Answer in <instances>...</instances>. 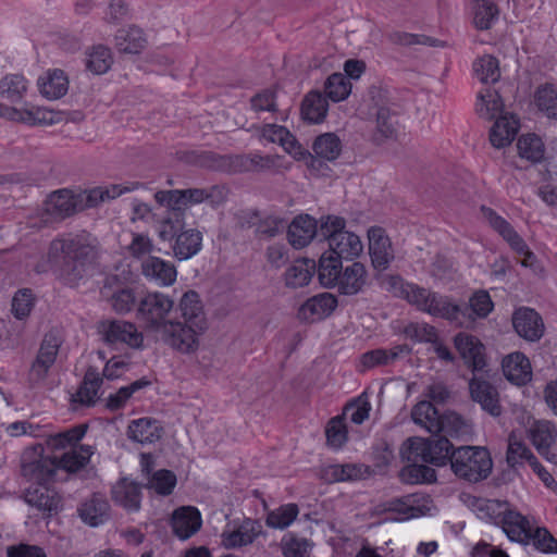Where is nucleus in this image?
Masks as SVG:
<instances>
[{
    "instance_id": "f257e3e1",
    "label": "nucleus",
    "mask_w": 557,
    "mask_h": 557,
    "mask_svg": "<svg viewBox=\"0 0 557 557\" xmlns=\"http://www.w3.org/2000/svg\"><path fill=\"white\" fill-rule=\"evenodd\" d=\"M49 257L58 264L60 280L70 287L90 276L99 257L98 242L88 233L53 239Z\"/></svg>"
},
{
    "instance_id": "f03ea898",
    "label": "nucleus",
    "mask_w": 557,
    "mask_h": 557,
    "mask_svg": "<svg viewBox=\"0 0 557 557\" xmlns=\"http://www.w3.org/2000/svg\"><path fill=\"white\" fill-rule=\"evenodd\" d=\"M450 469L457 478L476 483L492 473L493 460L483 446H460L451 453Z\"/></svg>"
},
{
    "instance_id": "7ed1b4c3",
    "label": "nucleus",
    "mask_w": 557,
    "mask_h": 557,
    "mask_svg": "<svg viewBox=\"0 0 557 557\" xmlns=\"http://www.w3.org/2000/svg\"><path fill=\"white\" fill-rule=\"evenodd\" d=\"M434 434L430 438H408L400 451L403 459L414 462L422 461L435 467L450 465V456L456 448L447 438L449 434Z\"/></svg>"
},
{
    "instance_id": "20e7f679",
    "label": "nucleus",
    "mask_w": 557,
    "mask_h": 557,
    "mask_svg": "<svg viewBox=\"0 0 557 557\" xmlns=\"http://www.w3.org/2000/svg\"><path fill=\"white\" fill-rule=\"evenodd\" d=\"M175 301L169 294L148 290L139 294L136 321L146 332H160L170 321Z\"/></svg>"
},
{
    "instance_id": "39448f33",
    "label": "nucleus",
    "mask_w": 557,
    "mask_h": 557,
    "mask_svg": "<svg viewBox=\"0 0 557 557\" xmlns=\"http://www.w3.org/2000/svg\"><path fill=\"white\" fill-rule=\"evenodd\" d=\"M479 510L484 515L481 518L493 519L496 524H502L508 539L521 544L530 543L531 525L528 519L520 512L506 508V504L498 500H482Z\"/></svg>"
},
{
    "instance_id": "423d86ee",
    "label": "nucleus",
    "mask_w": 557,
    "mask_h": 557,
    "mask_svg": "<svg viewBox=\"0 0 557 557\" xmlns=\"http://www.w3.org/2000/svg\"><path fill=\"white\" fill-rule=\"evenodd\" d=\"M411 419L433 435L445 433L451 437L458 436L463 425L460 416L455 413L442 416L429 400H421L413 406Z\"/></svg>"
},
{
    "instance_id": "0eeeda50",
    "label": "nucleus",
    "mask_w": 557,
    "mask_h": 557,
    "mask_svg": "<svg viewBox=\"0 0 557 557\" xmlns=\"http://www.w3.org/2000/svg\"><path fill=\"white\" fill-rule=\"evenodd\" d=\"M413 304L419 310L433 317L459 322L460 317H470L467 307L454 304L448 296L441 295L424 287L412 289Z\"/></svg>"
},
{
    "instance_id": "6e6552de",
    "label": "nucleus",
    "mask_w": 557,
    "mask_h": 557,
    "mask_svg": "<svg viewBox=\"0 0 557 557\" xmlns=\"http://www.w3.org/2000/svg\"><path fill=\"white\" fill-rule=\"evenodd\" d=\"M369 95L372 101L369 114L375 117L373 141L382 144L387 139L396 138L399 127L396 110L389 106L380 88L372 86Z\"/></svg>"
},
{
    "instance_id": "1a4fd4ad",
    "label": "nucleus",
    "mask_w": 557,
    "mask_h": 557,
    "mask_svg": "<svg viewBox=\"0 0 557 557\" xmlns=\"http://www.w3.org/2000/svg\"><path fill=\"white\" fill-rule=\"evenodd\" d=\"M61 344L62 339L55 331L45 334L27 374V382L30 387L39 385L47 379L57 360Z\"/></svg>"
},
{
    "instance_id": "9d476101",
    "label": "nucleus",
    "mask_w": 557,
    "mask_h": 557,
    "mask_svg": "<svg viewBox=\"0 0 557 557\" xmlns=\"http://www.w3.org/2000/svg\"><path fill=\"white\" fill-rule=\"evenodd\" d=\"M481 210L491 227L507 242L513 251L523 256L521 265L535 269L537 263L536 256L529 249L523 238L515 231L511 224L491 208L483 206Z\"/></svg>"
},
{
    "instance_id": "9b49d317",
    "label": "nucleus",
    "mask_w": 557,
    "mask_h": 557,
    "mask_svg": "<svg viewBox=\"0 0 557 557\" xmlns=\"http://www.w3.org/2000/svg\"><path fill=\"white\" fill-rule=\"evenodd\" d=\"M160 332L166 345L180 352L190 354L198 348V336L205 332V330H200L193 323H187L186 321L171 320Z\"/></svg>"
},
{
    "instance_id": "f8f14e48",
    "label": "nucleus",
    "mask_w": 557,
    "mask_h": 557,
    "mask_svg": "<svg viewBox=\"0 0 557 557\" xmlns=\"http://www.w3.org/2000/svg\"><path fill=\"white\" fill-rule=\"evenodd\" d=\"M101 333L107 344L115 346L125 344L132 348L143 346L144 336L133 322L124 320H108L101 323Z\"/></svg>"
},
{
    "instance_id": "ddd939ff",
    "label": "nucleus",
    "mask_w": 557,
    "mask_h": 557,
    "mask_svg": "<svg viewBox=\"0 0 557 557\" xmlns=\"http://www.w3.org/2000/svg\"><path fill=\"white\" fill-rule=\"evenodd\" d=\"M457 351L473 373H487L485 347L480 339L468 333H458L454 338Z\"/></svg>"
},
{
    "instance_id": "4468645a",
    "label": "nucleus",
    "mask_w": 557,
    "mask_h": 557,
    "mask_svg": "<svg viewBox=\"0 0 557 557\" xmlns=\"http://www.w3.org/2000/svg\"><path fill=\"white\" fill-rule=\"evenodd\" d=\"M484 374L473 373L472 379L469 380L470 397L485 412L492 417H498L502 414L499 395L496 387L484 377Z\"/></svg>"
},
{
    "instance_id": "2eb2a0df",
    "label": "nucleus",
    "mask_w": 557,
    "mask_h": 557,
    "mask_svg": "<svg viewBox=\"0 0 557 557\" xmlns=\"http://www.w3.org/2000/svg\"><path fill=\"white\" fill-rule=\"evenodd\" d=\"M261 533V522L246 518L233 530H224L222 532L221 544L227 549L239 548L252 544Z\"/></svg>"
},
{
    "instance_id": "dca6fc26",
    "label": "nucleus",
    "mask_w": 557,
    "mask_h": 557,
    "mask_svg": "<svg viewBox=\"0 0 557 557\" xmlns=\"http://www.w3.org/2000/svg\"><path fill=\"white\" fill-rule=\"evenodd\" d=\"M512 325L517 334L528 342H537L544 334L543 320L531 308L517 309L512 314Z\"/></svg>"
},
{
    "instance_id": "f3484780",
    "label": "nucleus",
    "mask_w": 557,
    "mask_h": 557,
    "mask_svg": "<svg viewBox=\"0 0 557 557\" xmlns=\"http://www.w3.org/2000/svg\"><path fill=\"white\" fill-rule=\"evenodd\" d=\"M429 503V497L409 494L388 500L385 511L397 513L395 520L404 521L425 515L430 510Z\"/></svg>"
},
{
    "instance_id": "a211bd4d",
    "label": "nucleus",
    "mask_w": 557,
    "mask_h": 557,
    "mask_svg": "<svg viewBox=\"0 0 557 557\" xmlns=\"http://www.w3.org/2000/svg\"><path fill=\"white\" fill-rule=\"evenodd\" d=\"M83 210V195H74L66 189L52 193L47 202V212L59 221Z\"/></svg>"
},
{
    "instance_id": "6ab92c4d",
    "label": "nucleus",
    "mask_w": 557,
    "mask_h": 557,
    "mask_svg": "<svg viewBox=\"0 0 557 557\" xmlns=\"http://www.w3.org/2000/svg\"><path fill=\"white\" fill-rule=\"evenodd\" d=\"M24 500L32 507L52 516L61 509V497L48 485L32 484L24 492Z\"/></svg>"
},
{
    "instance_id": "aec40b11",
    "label": "nucleus",
    "mask_w": 557,
    "mask_h": 557,
    "mask_svg": "<svg viewBox=\"0 0 557 557\" xmlns=\"http://www.w3.org/2000/svg\"><path fill=\"white\" fill-rule=\"evenodd\" d=\"M141 274L149 282L166 287L175 283L177 271L175 265L159 257L149 256L141 262Z\"/></svg>"
},
{
    "instance_id": "412c9836",
    "label": "nucleus",
    "mask_w": 557,
    "mask_h": 557,
    "mask_svg": "<svg viewBox=\"0 0 557 557\" xmlns=\"http://www.w3.org/2000/svg\"><path fill=\"white\" fill-rule=\"evenodd\" d=\"M368 238L369 253L373 267L377 270L387 269L391 261L394 259V253L391 240L385 234V231L380 226H372L368 231Z\"/></svg>"
},
{
    "instance_id": "4be33fe9",
    "label": "nucleus",
    "mask_w": 557,
    "mask_h": 557,
    "mask_svg": "<svg viewBox=\"0 0 557 557\" xmlns=\"http://www.w3.org/2000/svg\"><path fill=\"white\" fill-rule=\"evenodd\" d=\"M202 525L200 511L193 506H182L175 509L171 517V527L174 535L187 540L196 534Z\"/></svg>"
},
{
    "instance_id": "5701e85b",
    "label": "nucleus",
    "mask_w": 557,
    "mask_h": 557,
    "mask_svg": "<svg viewBox=\"0 0 557 557\" xmlns=\"http://www.w3.org/2000/svg\"><path fill=\"white\" fill-rule=\"evenodd\" d=\"M103 382L102 376L97 369L89 367L85 372L84 379L75 394L72 395L73 409L82 407H92L99 399V389Z\"/></svg>"
},
{
    "instance_id": "b1692460",
    "label": "nucleus",
    "mask_w": 557,
    "mask_h": 557,
    "mask_svg": "<svg viewBox=\"0 0 557 557\" xmlns=\"http://www.w3.org/2000/svg\"><path fill=\"white\" fill-rule=\"evenodd\" d=\"M337 306L336 298L329 293H322L309 298L298 310L302 321L314 322L330 315Z\"/></svg>"
},
{
    "instance_id": "393cba45",
    "label": "nucleus",
    "mask_w": 557,
    "mask_h": 557,
    "mask_svg": "<svg viewBox=\"0 0 557 557\" xmlns=\"http://www.w3.org/2000/svg\"><path fill=\"white\" fill-rule=\"evenodd\" d=\"M77 513L84 523L98 527L109 519L110 505L102 494L95 493L78 506Z\"/></svg>"
},
{
    "instance_id": "a878e982",
    "label": "nucleus",
    "mask_w": 557,
    "mask_h": 557,
    "mask_svg": "<svg viewBox=\"0 0 557 557\" xmlns=\"http://www.w3.org/2000/svg\"><path fill=\"white\" fill-rule=\"evenodd\" d=\"M58 471L55 458L40 457L30 462L24 461L22 465V474L33 484L48 485L54 481Z\"/></svg>"
},
{
    "instance_id": "bb28decb",
    "label": "nucleus",
    "mask_w": 557,
    "mask_h": 557,
    "mask_svg": "<svg viewBox=\"0 0 557 557\" xmlns=\"http://www.w3.org/2000/svg\"><path fill=\"white\" fill-rule=\"evenodd\" d=\"M114 503L127 511H138L141 503V486L126 478L119 480L111 491Z\"/></svg>"
},
{
    "instance_id": "cd10ccee",
    "label": "nucleus",
    "mask_w": 557,
    "mask_h": 557,
    "mask_svg": "<svg viewBox=\"0 0 557 557\" xmlns=\"http://www.w3.org/2000/svg\"><path fill=\"white\" fill-rule=\"evenodd\" d=\"M502 367L505 377L518 386L525 385L532 379L530 360L521 352L506 356Z\"/></svg>"
},
{
    "instance_id": "c85d7f7f",
    "label": "nucleus",
    "mask_w": 557,
    "mask_h": 557,
    "mask_svg": "<svg viewBox=\"0 0 557 557\" xmlns=\"http://www.w3.org/2000/svg\"><path fill=\"white\" fill-rule=\"evenodd\" d=\"M318 232V222L310 215H298L288 226V240L294 248L307 246Z\"/></svg>"
},
{
    "instance_id": "c756f323",
    "label": "nucleus",
    "mask_w": 557,
    "mask_h": 557,
    "mask_svg": "<svg viewBox=\"0 0 557 557\" xmlns=\"http://www.w3.org/2000/svg\"><path fill=\"white\" fill-rule=\"evenodd\" d=\"M178 310L187 323H193L200 330L207 329V320L200 297L195 290H187L178 302Z\"/></svg>"
},
{
    "instance_id": "7c9ffc66",
    "label": "nucleus",
    "mask_w": 557,
    "mask_h": 557,
    "mask_svg": "<svg viewBox=\"0 0 557 557\" xmlns=\"http://www.w3.org/2000/svg\"><path fill=\"white\" fill-rule=\"evenodd\" d=\"M410 352L411 348L405 344L394 346L391 349L377 348L364 352L361 356L360 362L364 370L375 367L389 366L400 357L410 355Z\"/></svg>"
},
{
    "instance_id": "2f4dec72",
    "label": "nucleus",
    "mask_w": 557,
    "mask_h": 557,
    "mask_svg": "<svg viewBox=\"0 0 557 557\" xmlns=\"http://www.w3.org/2000/svg\"><path fill=\"white\" fill-rule=\"evenodd\" d=\"M331 253L346 260H352L358 257L362 249V243L356 234L345 231L342 228V232L331 239L329 244Z\"/></svg>"
},
{
    "instance_id": "473e14b6",
    "label": "nucleus",
    "mask_w": 557,
    "mask_h": 557,
    "mask_svg": "<svg viewBox=\"0 0 557 557\" xmlns=\"http://www.w3.org/2000/svg\"><path fill=\"white\" fill-rule=\"evenodd\" d=\"M38 88L40 94L49 99L57 100L62 98L69 90V79L62 70L54 69L38 78Z\"/></svg>"
},
{
    "instance_id": "72a5a7b5",
    "label": "nucleus",
    "mask_w": 557,
    "mask_h": 557,
    "mask_svg": "<svg viewBox=\"0 0 557 557\" xmlns=\"http://www.w3.org/2000/svg\"><path fill=\"white\" fill-rule=\"evenodd\" d=\"M162 428L151 418L133 420L127 429V435L132 441L140 444L154 443L162 436Z\"/></svg>"
},
{
    "instance_id": "f704fd0d",
    "label": "nucleus",
    "mask_w": 557,
    "mask_h": 557,
    "mask_svg": "<svg viewBox=\"0 0 557 557\" xmlns=\"http://www.w3.org/2000/svg\"><path fill=\"white\" fill-rule=\"evenodd\" d=\"M367 281V271L362 263L354 262L344 269L337 282L338 292L343 295H356L362 290Z\"/></svg>"
},
{
    "instance_id": "c9c22d12",
    "label": "nucleus",
    "mask_w": 557,
    "mask_h": 557,
    "mask_svg": "<svg viewBox=\"0 0 557 557\" xmlns=\"http://www.w3.org/2000/svg\"><path fill=\"white\" fill-rule=\"evenodd\" d=\"M532 444L537 451L546 457L555 447L557 440L555 438V426L549 421H536L529 430Z\"/></svg>"
},
{
    "instance_id": "e433bc0d",
    "label": "nucleus",
    "mask_w": 557,
    "mask_h": 557,
    "mask_svg": "<svg viewBox=\"0 0 557 557\" xmlns=\"http://www.w3.org/2000/svg\"><path fill=\"white\" fill-rule=\"evenodd\" d=\"M329 110L326 98L321 91L312 90L306 95L301 102V116L311 124H319L324 121Z\"/></svg>"
},
{
    "instance_id": "4c0bfd02",
    "label": "nucleus",
    "mask_w": 557,
    "mask_h": 557,
    "mask_svg": "<svg viewBox=\"0 0 557 557\" xmlns=\"http://www.w3.org/2000/svg\"><path fill=\"white\" fill-rule=\"evenodd\" d=\"M519 124L513 116L502 115L496 119L490 132V141L495 148L511 144L518 133Z\"/></svg>"
},
{
    "instance_id": "58836bf2",
    "label": "nucleus",
    "mask_w": 557,
    "mask_h": 557,
    "mask_svg": "<svg viewBox=\"0 0 557 557\" xmlns=\"http://www.w3.org/2000/svg\"><path fill=\"white\" fill-rule=\"evenodd\" d=\"M342 258L331 252L323 253L318 268V277L321 285L327 288L336 286L342 276Z\"/></svg>"
},
{
    "instance_id": "ea45409f",
    "label": "nucleus",
    "mask_w": 557,
    "mask_h": 557,
    "mask_svg": "<svg viewBox=\"0 0 557 557\" xmlns=\"http://www.w3.org/2000/svg\"><path fill=\"white\" fill-rule=\"evenodd\" d=\"M28 90V82L23 75L8 74L0 79V98L10 103H20Z\"/></svg>"
},
{
    "instance_id": "a19ab883",
    "label": "nucleus",
    "mask_w": 557,
    "mask_h": 557,
    "mask_svg": "<svg viewBox=\"0 0 557 557\" xmlns=\"http://www.w3.org/2000/svg\"><path fill=\"white\" fill-rule=\"evenodd\" d=\"M114 39L115 47L123 53H138L147 44L144 32L136 26L119 29Z\"/></svg>"
},
{
    "instance_id": "79ce46f5",
    "label": "nucleus",
    "mask_w": 557,
    "mask_h": 557,
    "mask_svg": "<svg viewBox=\"0 0 557 557\" xmlns=\"http://www.w3.org/2000/svg\"><path fill=\"white\" fill-rule=\"evenodd\" d=\"M247 218L246 222H242V226L250 227L257 225V234L265 237H274L285 227V221L275 215H268L259 220L257 211H248L244 213Z\"/></svg>"
},
{
    "instance_id": "37998d69",
    "label": "nucleus",
    "mask_w": 557,
    "mask_h": 557,
    "mask_svg": "<svg viewBox=\"0 0 557 557\" xmlns=\"http://www.w3.org/2000/svg\"><path fill=\"white\" fill-rule=\"evenodd\" d=\"M315 269L313 260L304 259L295 261L290 267L287 268L284 280L285 285L290 288H298L307 285Z\"/></svg>"
},
{
    "instance_id": "c03bdc74",
    "label": "nucleus",
    "mask_w": 557,
    "mask_h": 557,
    "mask_svg": "<svg viewBox=\"0 0 557 557\" xmlns=\"http://www.w3.org/2000/svg\"><path fill=\"white\" fill-rule=\"evenodd\" d=\"M202 235L199 231L187 230L181 232L173 246V251L178 260H187L195 256L201 248Z\"/></svg>"
},
{
    "instance_id": "a18cd8bd",
    "label": "nucleus",
    "mask_w": 557,
    "mask_h": 557,
    "mask_svg": "<svg viewBox=\"0 0 557 557\" xmlns=\"http://www.w3.org/2000/svg\"><path fill=\"white\" fill-rule=\"evenodd\" d=\"M94 454L92 447L89 445H81L71 451L63 454L57 459L58 470L62 469L66 472L74 473L83 469Z\"/></svg>"
},
{
    "instance_id": "49530a36",
    "label": "nucleus",
    "mask_w": 557,
    "mask_h": 557,
    "mask_svg": "<svg viewBox=\"0 0 557 557\" xmlns=\"http://www.w3.org/2000/svg\"><path fill=\"white\" fill-rule=\"evenodd\" d=\"M399 472L400 481L406 484H424L436 481V472L433 468L418 463L419 461H409Z\"/></svg>"
},
{
    "instance_id": "de8ad7c7",
    "label": "nucleus",
    "mask_w": 557,
    "mask_h": 557,
    "mask_svg": "<svg viewBox=\"0 0 557 557\" xmlns=\"http://www.w3.org/2000/svg\"><path fill=\"white\" fill-rule=\"evenodd\" d=\"M261 135L270 143L280 144L288 153H296L301 148L294 135L281 125L267 124L263 126Z\"/></svg>"
},
{
    "instance_id": "09e8293b",
    "label": "nucleus",
    "mask_w": 557,
    "mask_h": 557,
    "mask_svg": "<svg viewBox=\"0 0 557 557\" xmlns=\"http://www.w3.org/2000/svg\"><path fill=\"white\" fill-rule=\"evenodd\" d=\"M112 63L111 50L103 45L94 46L86 52V69L92 74H104Z\"/></svg>"
},
{
    "instance_id": "8fccbe9b",
    "label": "nucleus",
    "mask_w": 557,
    "mask_h": 557,
    "mask_svg": "<svg viewBox=\"0 0 557 557\" xmlns=\"http://www.w3.org/2000/svg\"><path fill=\"white\" fill-rule=\"evenodd\" d=\"M187 161L197 166L226 173L227 154H220L214 151H191L187 154Z\"/></svg>"
},
{
    "instance_id": "3c124183",
    "label": "nucleus",
    "mask_w": 557,
    "mask_h": 557,
    "mask_svg": "<svg viewBox=\"0 0 557 557\" xmlns=\"http://www.w3.org/2000/svg\"><path fill=\"white\" fill-rule=\"evenodd\" d=\"M315 156L327 161L337 159L342 151V143L334 133H325L315 138L312 145Z\"/></svg>"
},
{
    "instance_id": "603ef678",
    "label": "nucleus",
    "mask_w": 557,
    "mask_h": 557,
    "mask_svg": "<svg viewBox=\"0 0 557 557\" xmlns=\"http://www.w3.org/2000/svg\"><path fill=\"white\" fill-rule=\"evenodd\" d=\"M519 156L533 163L540 162L544 157V144L535 134L522 135L517 143Z\"/></svg>"
},
{
    "instance_id": "864d4df0",
    "label": "nucleus",
    "mask_w": 557,
    "mask_h": 557,
    "mask_svg": "<svg viewBox=\"0 0 557 557\" xmlns=\"http://www.w3.org/2000/svg\"><path fill=\"white\" fill-rule=\"evenodd\" d=\"M473 23L478 29L485 30L491 28L497 20L498 9L490 0H476L473 7Z\"/></svg>"
},
{
    "instance_id": "5fc2aeb1",
    "label": "nucleus",
    "mask_w": 557,
    "mask_h": 557,
    "mask_svg": "<svg viewBox=\"0 0 557 557\" xmlns=\"http://www.w3.org/2000/svg\"><path fill=\"white\" fill-rule=\"evenodd\" d=\"M139 295L129 287L115 290L110 297L112 309L119 314H126L132 311L136 313Z\"/></svg>"
},
{
    "instance_id": "6e6d98bb",
    "label": "nucleus",
    "mask_w": 557,
    "mask_h": 557,
    "mask_svg": "<svg viewBox=\"0 0 557 557\" xmlns=\"http://www.w3.org/2000/svg\"><path fill=\"white\" fill-rule=\"evenodd\" d=\"M324 91L329 99L334 102H339L349 96L351 84L344 74L333 73L325 81Z\"/></svg>"
},
{
    "instance_id": "4d7b16f0",
    "label": "nucleus",
    "mask_w": 557,
    "mask_h": 557,
    "mask_svg": "<svg viewBox=\"0 0 557 557\" xmlns=\"http://www.w3.org/2000/svg\"><path fill=\"white\" fill-rule=\"evenodd\" d=\"M473 71L485 84L496 83L500 77L498 60L490 54L478 58L473 63Z\"/></svg>"
},
{
    "instance_id": "13d9d810",
    "label": "nucleus",
    "mask_w": 557,
    "mask_h": 557,
    "mask_svg": "<svg viewBox=\"0 0 557 557\" xmlns=\"http://www.w3.org/2000/svg\"><path fill=\"white\" fill-rule=\"evenodd\" d=\"M183 227V212H166V215L158 222L157 233L161 240L170 242L177 237Z\"/></svg>"
},
{
    "instance_id": "bf43d9fd",
    "label": "nucleus",
    "mask_w": 557,
    "mask_h": 557,
    "mask_svg": "<svg viewBox=\"0 0 557 557\" xmlns=\"http://www.w3.org/2000/svg\"><path fill=\"white\" fill-rule=\"evenodd\" d=\"M150 385V381L141 377L127 386L121 387L116 393L111 394L107 398V408L111 411L119 410L124 407L128 398L137 391Z\"/></svg>"
},
{
    "instance_id": "052dcab7",
    "label": "nucleus",
    "mask_w": 557,
    "mask_h": 557,
    "mask_svg": "<svg viewBox=\"0 0 557 557\" xmlns=\"http://www.w3.org/2000/svg\"><path fill=\"white\" fill-rule=\"evenodd\" d=\"M87 424L75 425L64 432L49 436L47 444L53 449H62L69 445H75L86 434Z\"/></svg>"
},
{
    "instance_id": "680f3d73",
    "label": "nucleus",
    "mask_w": 557,
    "mask_h": 557,
    "mask_svg": "<svg viewBox=\"0 0 557 557\" xmlns=\"http://www.w3.org/2000/svg\"><path fill=\"white\" fill-rule=\"evenodd\" d=\"M535 103L548 117L557 119V90L549 85L537 88Z\"/></svg>"
},
{
    "instance_id": "e2e57ef3",
    "label": "nucleus",
    "mask_w": 557,
    "mask_h": 557,
    "mask_svg": "<svg viewBox=\"0 0 557 557\" xmlns=\"http://www.w3.org/2000/svg\"><path fill=\"white\" fill-rule=\"evenodd\" d=\"M298 512V507L295 504L281 506L268 515L267 525L274 529H285L297 518Z\"/></svg>"
},
{
    "instance_id": "0e129e2a",
    "label": "nucleus",
    "mask_w": 557,
    "mask_h": 557,
    "mask_svg": "<svg viewBox=\"0 0 557 557\" xmlns=\"http://www.w3.org/2000/svg\"><path fill=\"white\" fill-rule=\"evenodd\" d=\"M536 458L531 449L522 442L509 438L506 459L511 468L522 466L524 462L530 463L532 459Z\"/></svg>"
},
{
    "instance_id": "69168bd1",
    "label": "nucleus",
    "mask_w": 557,
    "mask_h": 557,
    "mask_svg": "<svg viewBox=\"0 0 557 557\" xmlns=\"http://www.w3.org/2000/svg\"><path fill=\"white\" fill-rule=\"evenodd\" d=\"M176 485V475L170 470H158L150 478L147 487L160 495H170Z\"/></svg>"
},
{
    "instance_id": "338daca9",
    "label": "nucleus",
    "mask_w": 557,
    "mask_h": 557,
    "mask_svg": "<svg viewBox=\"0 0 557 557\" xmlns=\"http://www.w3.org/2000/svg\"><path fill=\"white\" fill-rule=\"evenodd\" d=\"M530 543L542 553H557V540L546 528L531 529Z\"/></svg>"
},
{
    "instance_id": "774afa93",
    "label": "nucleus",
    "mask_w": 557,
    "mask_h": 557,
    "mask_svg": "<svg viewBox=\"0 0 557 557\" xmlns=\"http://www.w3.org/2000/svg\"><path fill=\"white\" fill-rule=\"evenodd\" d=\"M404 334L408 338L419 343L432 344L437 341L436 329L428 323H410L405 327Z\"/></svg>"
}]
</instances>
